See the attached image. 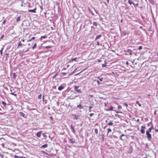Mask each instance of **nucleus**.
<instances>
[{
    "label": "nucleus",
    "instance_id": "864d4df0",
    "mask_svg": "<svg viewBox=\"0 0 158 158\" xmlns=\"http://www.w3.org/2000/svg\"><path fill=\"white\" fill-rule=\"evenodd\" d=\"M3 48H1V49L0 50H2V51H3Z\"/></svg>",
    "mask_w": 158,
    "mask_h": 158
},
{
    "label": "nucleus",
    "instance_id": "f8f14e48",
    "mask_svg": "<svg viewBox=\"0 0 158 158\" xmlns=\"http://www.w3.org/2000/svg\"><path fill=\"white\" fill-rule=\"evenodd\" d=\"M128 3L130 4L131 5V4H133V5H134L135 4L134 3H133L132 1L129 0L128 1Z\"/></svg>",
    "mask_w": 158,
    "mask_h": 158
},
{
    "label": "nucleus",
    "instance_id": "09e8293b",
    "mask_svg": "<svg viewBox=\"0 0 158 158\" xmlns=\"http://www.w3.org/2000/svg\"><path fill=\"white\" fill-rule=\"evenodd\" d=\"M100 80L101 81H102V78L100 79Z\"/></svg>",
    "mask_w": 158,
    "mask_h": 158
},
{
    "label": "nucleus",
    "instance_id": "49530a36",
    "mask_svg": "<svg viewBox=\"0 0 158 158\" xmlns=\"http://www.w3.org/2000/svg\"><path fill=\"white\" fill-rule=\"evenodd\" d=\"M105 104V106H106V105H107V104H108V102H107V103H106V102H105L104 103Z\"/></svg>",
    "mask_w": 158,
    "mask_h": 158
},
{
    "label": "nucleus",
    "instance_id": "3c124183",
    "mask_svg": "<svg viewBox=\"0 0 158 158\" xmlns=\"http://www.w3.org/2000/svg\"><path fill=\"white\" fill-rule=\"evenodd\" d=\"M150 128H151V129L153 128V127L152 126Z\"/></svg>",
    "mask_w": 158,
    "mask_h": 158
},
{
    "label": "nucleus",
    "instance_id": "cd10ccee",
    "mask_svg": "<svg viewBox=\"0 0 158 158\" xmlns=\"http://www.w3.org/2000/svg\"><path fill=\"white\" fill-rule=\"evenodd\" d=\"M10 94H11V95H13L14 96H15L16 97V94H14V93H10Z\"/></svg>",
    "mask_w": 158,
    "mask_h": 158
},
{
    "label": "nucleus",
    "instance_id": "c9c22d12",
    "mask_svg": "<svg viewBox=\"0 0 158 158\" xmlns=\"http://www.w3.org/2000/svg\"><path fill=\"white\" fill-rule=\"evenodd\" d=\"M6 20L5 19L4 20V21H3L2 22V23L3 24H5L6 23Z\"/></svg>",
    "mask_w": 158,
    "mask_h": 158
},
{
    "label": "nucleus",
    "instance_id": "e433bc0d",
    "mask_svg": "<svg viewBox=\"0 0 158 158\" xmlns=\"http://www.w3.org/2000/svg\"><path fill=\"white\" fill-rule=\"evenodd\" d=\"M121 106H120L118 105V109H119L121 108Z\"/></svg>",
    "mask_w": 158,
    "mask_h": 158
},
{
    "label": "nucleus",
    "instance_id": "f257e3e1",
    "mask_svg": "<svg viewBox=\"0 0 158 158\" xmlns=\"http://www.w3.org/2000/svg\"><path fill=\"white\" fill-rule=\"evenodd\" d=\"M146 134L147 137L148 138L149 140H150L152 138L151 135L148 131H146Z\"/></svg>",
    "mask_w": 158,
    "mask_h": 158
},
{
    "label": "nucleus",
    "instance_id": "ddd939ff",
    "mask_svg": "<svg viewBox=\"0 0 158 158\" xmlns=\"http://www.w3.org/2000/svg\"><path fill=\"white\" fill-rule=\"evenodd\" d=\"M102 36V35H98V36H97L96 37V39H95V40L100 38Z\"/></svg>",
    "mask_w": 158,
    "mask_h": 158
},
{
    "label": "nucleus",
    "instance_id": "f704fd0d",
    "mask_svg": "<svg viewBox=\"0 0 158 158\" xmlns=\"http://www.w3.org/2000/svg\"><path fill=\"white\" fill-rule=\"evenodd\" d=\"M131 138L132 140H134V137L133 136H131Z\"/></svg>",
    "mask_w": 158,
    "mask_h": 158
},
{
    "label": "nucleus",
    "instance_id": "c756f323",
    "mask_svg": "<svg viewBox=\"0 0 158 158\" xmlns=\"http://www.w3.org/2000/svg\"><path fill=\"white\" fill-rule=\"evenodd\" d=\"M41 97H42L41 95V94L39 95L38 96V98L39 99H40L41 98Z\"/></svg>",
    "mask_w": 158,
    "mask_h": 158
},
{
    "label": "nucleus",
    "instance_id": "69168bd1",
    "mask_svg": "<svg viewBox=\"0 0 158 158\" xmlns=\"http://www.w3.org/2000/svg\"><path fill=\"white\" fill-rule=\"evenodd\" d=\"M107 122V120H106V122Z\"/></svg>",
    "mask_w": 158,
    "mask_h": 158
},
{
    "label": "nucleus",
    "instance_id": "412c9836",
    "mask_svg": "<svg viewBox=\"0 0 158 158\" xmlns=\"http://www.w3.org/2000/svg\"><path fill=\"white\" fill-rule=\"evenodd\" d=\"M22 45V44H21V42H20L18 44V47L21 46Z\"/></svg>",
    "mask_w": 158,
    "mask_h": 158
},
{
    "label": "nucleus",
    "instance_id": "b1692460",
    "mask_svg": "<svg viewBox=\"0 0 158 158\" xmlns=\"http://www.w3.org/2000/svg\"><path fill=\"white\" fill-rule=\"evenodd\" d=\"M107 130L108 131L107 133H109V132H111V130L110 128H108Z\"/></svg>",
    "mask_w": 158,
    "mask_h": 158
},
{
    "label": "nucleus",
    "instance_id": "aec40b11",
    "mask_svg": "<svg viewBox=\"0 0 158 158\" xmlns=\"http://www.w3.org/2000/svg\"><path fill=\"white\" fill-rule=\"evenodd\" d=\"M136 104H138L139 106H141V104L139 103L138 101H137L136 102Z\"/></svg>",
    "mask_w": 158,
    "mask_h": 158
},
{
    "label": "nucleus",
    "instance_id": "393cba45",
    "mask_svg": "<svg viewBox=\"0 0 158 158\" xmlns=\"http://www.w3.org/2000/svg\"><path fill=\"white\" fill-rule=\"evenodd\" d=\"M45 47L46 48H51V46H46Z\"/></svg>",
    "mask_w": 158,
    "mask_h": 158
},
{
    "label": "nucleus",
    "instance_id": "a18cd8bd",
    "mask_svg": "<svg viewBox=\"0 0 158 158\" xmlns=\"http://www.w3.org/2000/svg\"><path fill=\"white\" fill-rule=\"evenodd\" d=\"M97 82L98 85H99L100 84V83L99 81H97Z\"/></svg>",
    "mask_w": 158,
    "mask_h": 158
},
{
    "label": "nucleus",
    "instance_id": "9b49d317",
    "mask_svg": "<svg viewBox=\"0 0 158 158\" xmlns=\"http://www.w3.org/2000/svg\"><path fill=\"white\" fill-rule=\"evenodd\" d=\"M48 147V145L47 144L42 145L41 146V148H46Z\"/></svg>",
    "mask_w": 158,
    "mask_h": 158
},
{
    "label": "nucleus",
    "instance_id": "423d86ee",
    "mask_svg": "<svg viewBox=\"0 0 158 158\" xmlns=\"http://www.w3.org/2000/svg\"><path fill=\"white\" fill-rule=\"evenodd\" d=\"M71 128L72 131L74 133H75V131L74 129V127L73 126L71 125Z\"/></svg>",
    "mask_w": 158,
    "mask_h": 158
},
{
    "label": "nucleus",
    "instance_id": "dca6fc26",
    "mask_svg": "<svg viewBox=\"0 0 158 158\" xmlns=\"http://www.w3.org/2000/svg\"><path fill=\"white\" fill-rule=\"evenodd\" d=\"M20 21V17L19 16L16 19V21L17 22H19Z\"/></svg>",
    "mask_w": 158,
    "mask_h": 158
},
{
    "label": "nucleus",
    "instance_id": "6e6552de",
    "mask_svg": "<svg viewBox=\"0 0 158 158\" xmlns=\"http://www.w3.org/2000/svg\"><path fill=\"white\" fill-rule=\"evenodd\" d=\"M64 88V87L63 86L61 85L58 87V89L59 90H61Z\"/></svg>",
    "mask_w": 158,
    "mask_h": 158
},
{
    "label": "nucleus",
    "instance_id": "f03ea898",
    "mask_svg": "<svg viewBox=\"0 0 158 158\" xmlns=\"http://www.w3.org/2000/svg\"><path fill=\"white\" fill-rule=\"evenodd\" d=\"M79 87L77 86H74V89L77 93H81V89H78Z\"/></svg>",
    "mask_w": 158,
    "mask_h": 158
},
{
    "label": "nucleus",
    "instance_id": "6ab92c4d",
    "mask_svg": "<svg viewBox=\"0 0 158 158\" xmlns=\"http://www.w3.org/2000/svg\"><path fill=\"white\" fill-rule=\"evenodd\" d=\"M77 107L79 108H82V107L81 104H79L77 105Z\"/></svg>",
    "mask_w": 158,
    "mask_h": 158
},
{
    "label": "nucleus",
    "instance_id": "20e7f679",
    "mask_svg": "<svg viewBox=\"0 0 158 158\" xmlns=\"http://www.w3.org/2000/svg\"><path fill=\"white\" fill-rule=\"evenodd\" d=\"M69 142L72 143H75V140L73 139H69Z\"/></svg>",
    "mask_w": 158,
    "mask_h": 158
},
{
    "label": "nucleus",
    "instance_id": "f3484780",
    "mask_svg": "<svg viewBox=\"0 0 158 158\" xmlns=\"http://www.w3.org/2000/svg\"><path fill=\"white\" fill-rule=\"evenodd\" d=\"M125 135L124 134H122L119 137L120 139L121 140H123V139L122 138V137L123 136H125Z\"/></svg>",
    "mask_w": 158,
    "mask_h": 158
},
{
    "label": "nucleus",
    "instance_id": "58836bf2",
    "mask_svg": "<svg viewBox=\"0 0 158 158\" xmlns=\"http://www.w3.org/2000/svg\"><path fill=\"white\" fill-rule=\"evenodd\" d=\"M21 115L22 116H23L24 117V114L22 112H21Z\"/></svg>",
    "mask_w": 158,
    "mask_h": 158
},
{
    "label": "nucleus",
    "instance_id": "79ce46f5",
    "mask_svg": "<svg viewBox=\"0 0 158 158\" xmlns=\"http://www.w3.org/2000/svg\"><path fill=\"white\" fill-rule=\"evenodd\" d=\"M62 74L64 75H65L66 74V73H62Z\"/></svg>",
    "mask_w": 158,
    "mask_h": 158
},
{
    "label": "nucleus",
    "instance_id": "0eeeda50",
    "mask_svg": "<svg viewBox=\"0 0 158 158\" xmlns=\"http://www.w3.org/2000/svg\"><path fill=\"white\" fill-rule=\"evenodd\" d=\"M35 10H36V8H35V9H33V10H28V12H31L32 13H35Z\"/></svg>",
    "mask_w": 158,
    "mask_h": 158
},
{
    "label": "nucleus",
    "instance_id": "c03bdc74",
    "mask_svg": "<svg viewBox=\"0 0 158 158\" xmlns=\"http://www.w3.org/2000/svg\"><path fill=\"white\" fill-rule=\"evenodd\" d=\"M97 44L98 45H99L100 44H99V42L98 41H97Z\"/></svg>",
    "mask_w": 158,
    "mask_h": 158
},
{
    "label": "nucleus",
    "instance_id": "0e129e2a",
    "mask_svg": "<svg viewBox=\"0 0 158 158\" xmlns=\"http://www.w3.org/2000/svg\"><path fill=\"white\" fill-rule=\"evenodd\" d=\"M63 69H64V70H65V69H65V68H63Z\"/></svg>",
    "mask_w": 158,
    "mask_h": 158
},
{
    "label": "nucleus",
    "instance_id": "bb28decb",
    "mask_svg": "<svg viewBox=\"0 0 158 158\" xmlns=\"http://www.w3.org/2000/svg\"><path fill=\"white\" fill-rule=\"evenodd\" d=\"M94 131H95V133L98 134V129H95Z\"/></svg>",
    "mask_w": 158,
    "mask_h": 158
},
{
    "label": "nucleus",
    "instance_id": "2eb2a0df",
    "mask_svg": "<svg viewBox=\"0 0 158 158\" xmlns=\"http://www.w3.org/2000/svg\"><path fill=\"white\" fill-rule=\"evenodd\" d=\"M35 37H32L30 40H27V42H29L31 41V40H33L35 39Z\"/></svg>",
    "mask_w": 158,
    "mask_h": 158
},
{
    "label": "nucleus",
    "instance_id": "13d9d810",
    "mask_svg": "<svg viewBox=\"0 0 158 158\" xmlns=\"http://www.w3.org/2000/svg\"><path fill=\"white\" fill-rule=\"evenodd\" d=\"M15 157L16 158V157H18L16 156H15Z\"/></svg>",
    "mask_w": 158,
    "mask_h": 158
},
{
    "label": "nucleus",
    "instance_id": "4d7b16f0",
    "mask_svg": "<svg viewBox=\"0 0 158 158\" xmlns=\"http://www.w3.org/2000/svg\"><path fill=\"white\" fill-rule=\"evenodd\" d=\"M156 111H155V112H154V114H156Z\"/></svg>",
    "mask_w": 158,
    "mask_h": 158
},
{
    "label": "nucleus",
    "instance_id": "bf43d9fd",
    "mask_svg": "<svg viewBox=\"0 0 158 158\" xmlns=\"http://www.w3.org/2000/svg\"><path fill=\"white\" fill-rule=\"evenodd\" d=\"M126 64H128V62H126Z\"/></svg>",
    "mask_w": 158,
    "mask_h": 158
},
{
    "label": "nucleus",
    "instance_id": "7c9ffc66",
    "mask_svg": "<svg viewBox=\"0 0 158 158\" xmlns=\"http://www.w3.org/2000/svg\"><path fill=\"white\" fill-rule=\"evenodd\" d=\"M152 129L151 128H149L148 130L147 131H148V132H151Z\"/></svg>",
    "mask_w": 158,
    "mask_h": 158
},
{
    "label": "nucleus",
    "instance_id": "e2e57ef3",
    "mask_svg": "<svg viewBox=\"0 0 158 158\" xmlns=\"http://www.w3.org/2000/svg\"><path fill=\"white\" fill-rule=\"evenodd\" d=\"M1 156L2 157H3V155H2L1 154Z\"/></svg>",
    "mask_w": 158,
    "mask_h": 158
},
{
    "label": "nucleus",
    "instance_id": "1a4fd4ad",
    "mask_svg": "<svg viewBox=\"0 0 158 158\" xmlns=\"http://www.w3.org/2000/svg\"><path fill=\"white\" fill-rule=\"evenodd\" d=\"M77 57H75L73 59H72L71 60H70V61L71 62H73V61H77Z\"/></svg>",
    "mask_w": 158,
    "mask_h": 158
},
{
    "label": "nucleus",
    "instance_id": "2f4dec72",
    "mask_svg": "<svg viewBox=\"0 0 158 158\" xmlns=\"http://www.w3.org/2000/svg\"><path fill=\"white\" fill-rule=\"evenodd\" d=\"M142 48V46H139L138 48V49L139 50L141 49Z\"/></svg>",
    "mask_w": 158,
    "mask_h": 158
},
{
    "label": "nucleus",
    "instance_id": "4c0bfd02",
    "mask_svg": "<svg viewBox=\"0 0 158 158\" xmlns=\"http://www.w3.org/2000/svg\"><path fill=\"white\" fill-rule=\"evenodd\" d=\"M57 73H56V74L53 76V78H55L56 76L57 75Z\"/></svg>",
    "mask_w": 158,
    "mask_h": 158
},
{
    "label": "nucleus",
    "instance_id": "de8ad7c7",
    "mask_svg": "<svg viewBox=\"0 0 158 158\" xmlns=\"http://www.w3.org/2000/svg\"><path fill=\"white\" fill-rule=\"evenodd\" d=\"M102 66L103 67H105L106 66V65L105 64H102Z\"/></svg>",
    "mask_w": 158,
    "mask_h": 158
},
{
    "label": "nucleus",
    "instance_id": "5fc2aeb1",
    "mask_svg": "<svg viewBox=\"0 0 158 158\" xmlns=\"http://www.w3.org/2000/svg\"><path fill=\"white\" fill-rule=\"evenodd\" d=\"M123 19H121V21H120L121 22V23H122V22H123Z\"/></svg>",
    "mask_w": 158,
    "mask_h": 158
},
{
    "label": "nucleus",
    "instance_id": "ea45409f",
    "mask_svg": "<svg viewBox=\"0 0 158 158\" xmlns=\"http://www.w3.org/2000/svg\"><path fill=\"white\" fill-rule=\"evenodd\" d=\"M123 104L126 106V107H127V104H126V103H123Z\"/></svg>",
    "mask_w": 158,
    "mask_h": 158
},
{
    "label": "nucleus",
    "instance_id": "37998d69",
    "mask_svg": "<svg viewBox=\"0 0 158 158\" xmlns=\"http://www.w3.org/2000/svg\"><path fill=\"white\" fill-rule=\"evenodd\" d=\"M8 54L6 53V54L5 55V56H6V60H7V57L8 56Z\"/></svg>",
    "mask_w": 158,
    "mask_h": 158
},
{
    "label": "nucleus",
    "instance_id": "a878e982",
    "mask_svg": "<svg viewBox=\"0 0 158 158\" xmlns=\"http://www.w3.org/2000/svg\"><path fill=\"white\" fill-rule=\"evenodd\" d=\"M93 25L95 26H97V23L96 22H94L93 23Z\"/></svg>",
    "mask_w": 158,
    "mask_h": 158
},
{
    "label": "nucleus",
    "instance_id": "603ef678",
    "mask_svg": "<svg viewBox=\"0 0 158 158\" xmlns=\"http://www.w3.org/2000/svg\"><path fill=\"white\" fill-rule=\"evenodd\" d=\"M22 41L23 42H24V41H25V40L23 39V40H22Z\"/></svg>",
    "mask_w": 158,
    "mask_h": 158
},
{
    "label": "nucleus",
    "instance_id": "473e14b6",
    "mask_svg": "<svg viewBox=\"0 0 158 158\" xmlns=\"http://www.w3.org/2000/svg\"><path fill=\"white\" fill-rule=\"evenodd\" d=\"M42 135H43V136L44 137H46L47 136H46V135H45V133H43Z\"/></svg>",
    "mask_w": 158,
    "mask_h": 158
},
{
    "label": "nucleus",
    "instance_id": "774afa93",
    "mask_svg": "<svg viewBox=\"0 0 158 158\" xmlns=\"http://www.w3.org/2000/svg\"><path fill=\"white\" fill-rule=\"evenodd\" d=\"M0 110H1V108H0Z\"/></svg>",
    "mask_w": 158,
    "mask_h": 158
},
{
    "label": "nucleus",
    "instance_id": "a19ab883",
    "mask_svg": "<svg viewBox=\"0 0 158 158\" xmlns=\"http://www.w3.org/2000/svg\"><path fill=\"white\" fill-rule=\"evenodd\" d=\"M94 114L93 113H90V114H89V115L90 117H91Z\"/></svg>",
    "mask_w": 158,
    "mask_h": 158
},
{
    "label": "nucleus",
    "instance_id": "6e6d98bb",
    "mask_svg": "<svg viewBox=\"0 0 158 158\" xmlns=\"http://www.w3.org/2000/svg\"><path fill=\"white\" fill-rule=\"evenodd\" d=\"M107 1L108 3L109 2V0H107Z\"/></svg>",
    "mask_w": 158,
    "mask_h": 158
},
{
    "label": "nucleus",
    "instance_id": "5701e85b",
    "mask_svg": "<svg viewBox=\"0 0 158 158\" xmlns=\"http://www.w3.org/2000/svg\"><path fill=\"white\" fill-rule=\"evenodd\" d=\"M46 37H47L45 35H44V36H42L40 37V39L41 38H46Z\"/></svg>",
    "mask_w": 158,
    "mask_h": 158
},
{
    "label": "nucleus",
    "instance_id": "9d476101",
    "mask_svg": "<svg viewBox=\"0 0 158 158\" xmlns=\"http://www.w3.org/2000/svg\"><path fill=\"white\" fill-rule=\"evenodd\" d=\"M107 111H113V107L112 106H111L109 109H108L107 110Z\"/></svg>",
    "mask_w": 158,
    "mask_h": 158
},
{
    "label": "nucleus",
    "instance_id": "4be33fe9",
    "mask_svg": "<svg viewBox=\"0 0 158 158\" xmlns=\"http://www.w3.org/2000/svg\"><path fill=\"white\" fill-rule=\"evenodd\" d=\"M89 112H91V109L93 108V106H89Z\"/></svg>",
    "mask_w": 158,
    "mask_h": 158
},
{
    "label": "nucleus",
    "instance_id": "052dcab7",
    "mask_svg": "<svg viewBox=\"0 0 158 158\" xmlns=\"http://www.w3.org/2000/svg\"><path fill=\"white\" fill-rule=\"evenodd\" d=\"M139 121V119H138L137 120V121Z\"/></svg>",
    "mask_w": 158,
    "mask_h": 158
},
{
    "label": "nucleus",
    "instance_id": "338daca9",
    "mask_svg": "<svg viewBox=\"0 0 158 158\" xmlns=\"http://www.w3.org/2000/svg\"><path fill=\"white\" fill-rule=\"evenodd\" d=\"M143 158H147L146 157H143Z\"/></svg>",
    "mask_w": 158,
    "mask_h": 158
},
{
    "label": "nucleus",
    "instance_id": "8fccbe9b",
    "mask_svg": "<svg viewBox=\"0 0 158 158\" xmlns=\"http://www.w3.org/2000/svg\"><path fill=\"white\" fill-rule=\"evenodd\" d=\"M155 131H156V132H158V129H155Z\"/></svg>",
    "mask_w": 158,
    "mask_h": 158
},
{
    "label": "nucleus",
    "instance_id": "7ed1b4c3",
    "mask_svg": "<svg viewBox=\"0 0 158 158\" xmlns=\"http://www.w3.org/2000/svg\"><path fill=\"white\" fill-rule=\"evenodd\" d=\"M141 133L143 134L145 133V131L144 129L145 128V127L142 126L141 127Z\"/></svg>",
    "mask_w": 158,
    "mask_h": 158
},
{
    "label": "nucleus",
    "instance_id": "72a5a7b5",
    "mask_svg": "<svg viewBox=\"0 0 158 158\" xmlns=\"http://www.w3.org/2000/svg\"><path fill=\"white\" fill-rule=\"evenodd\" d=\"M0 52L1 56H2V50H0Z\"/></svg>",
    "mask_w": 158,
    "mask_h": 158
},
{
    "label": "nucleus",
    "instance_id": "680f3d73",
    "mask_svg": "<svg viewBox=\"0 0 158 158\" xmlns=\"http://www.w3.org/2000/svg\"><path fill=\"white\" fill-rule=\"evenodd\" d=\"M69 66V65H67V67H68Z\"/></svg>",
    "mask_w": 158,
    "mask_h": 158
},
{
    "label": "nucleus",
    "instance_id": "39448f33",
    "mask_svg": "<svg viewBox=\"0 0 158 158\" xmlns=\"http://www.w3.org/2000/svg\"><path fill=\"white\" fill-rule=\"evenodd\" d=\"M42 131H40L38 132L37 134H36V135L39 137H40L41 136V134Z\"/></svg>",
    "mask_w": 158,
    "mask_h": 158
},
{
    "label": "nucleus",
    "instance_id": "c85d7f7f",
    "mask_svg": "<svg viewBox=\"0 0 158 158\" xmlns=\"http://www.w3.org/2000/svg\"><path fill=\"white\" fill-rule=\"evenodd\" d=\"M2 104L4 106H5L6 104V103L4 101H2Z\"/></svg>",
    "mask_w": 158,
    "mask_h": 158
},
{
    "label": "nucleus",
    "instance_id": "a211bd4d",
    "mask_svg": "<svg viewBox=\"0 0 158 158\" xmlns=\"http://www.w3.org/2000/svg\"><path fill=\"white\" fill-rule=\"evenodd\" d=\"M36 44H34V46L32 47V49H34L36 48Z\"/></svg>",
    "mask_w": 158,
    "mask_h": 158
},
{
    "label": "nucleus",
    "instance_id": "4468645a",
    "mask_svg": "<svg viewBox=\"0 0 158 158\" xmlns=\"http://www.w3.org/2000/svg\"><path fill=\"white\" fill-rule=\"evenodd\" d=\"M113 123H112L111 121H110L109 123H108L107 124L108 125L112 126L113 125Z\"/></svg>",
    "mask_w": 158,
    "mask_h": 158
}]
</instances>
